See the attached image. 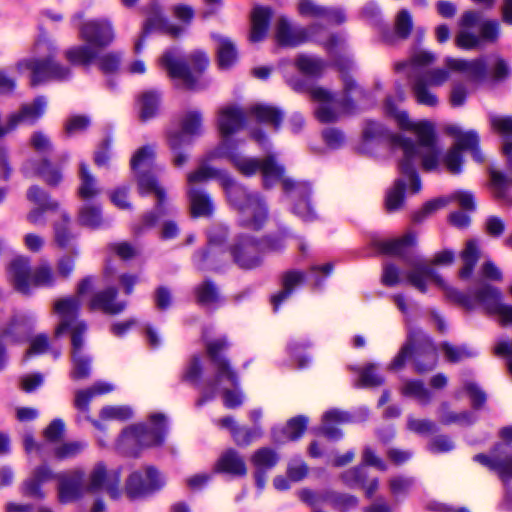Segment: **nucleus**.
Masks as SVG:
<instances>
[{
    "label": "nucleus",
    "instance_id": "f8f14e48",
    "mask_svg": "<svg viewBox=\"0 0 512 512\" xmlns=\"http://www.w3.org/2000/svg\"><path fill=\"white\" fill-rule=\"evenodd\" d=\"M346 96L343 99H336L326 89L322 87H313L310 91L311 97L319 106L316 109V117L321 122H332L336 120L341 113L350 111V99L359 101L363 95L352 79L348 76L343 78Z\"/></svg>",
    "mask_w": 512,
    "mask_h": 512
},
{
    "label": "nucleus",
    "instance_id": "f3484780",
    "mask_svg": "<svg viewBox=\"0 0 512 512\" xmlns=\"http://www.w3.org/2000/svg\"><path fill=\"white\" fill-rule=\"evenodd\" d=\"M277 248L278 246L271 242L266 240L256 241L248 234L243 233L231 247V253L239 266L243 268H253L260 262L262 251Z\"/></svg>",
    "mask_w": 512,
    "mask_h": 512
},
{
    "label": "nucleus",
    "instance_id": "f03ea898",
    "mask_svg": "<svg viewBox=\"0 0 512 512\" xmlns=\"http://www.w3.org/2000/svg\"><path fill=\"white\" fill-rule=\"evenodd\" d=\"M243 123L244 114L238 107L225 106L221 108L218 113L217 125L222 140L208 153L206 160L226 159L245 176L260 172L264 186L267 188L281 182L287 197L295 202L294 213L305 221L313 220L315 212L307 199L310 193L307 183L294 182L292 179L284 177V168L274 156H268L263 160L244 156L239 150L238 143L230 138L242 128Z\"/></svg>",
    "mask_w": 512,
    "mask_h": 512
},
{
    "label": "nucleus",
    "instance_id": "0e129e2a",
    "mask_svg": "<svg viewBox=\"0 0 512 512\" xmlns=\"http://www.w3.org/2000/svg\"><path fill=\"white\" fill-rule=\"evenodd\" d=\"M490 124L494 131L505 138H512V117L491 116Z\"/></svg>",
    "mask_w": 512,
    "mask_h": 512
},
{
    "label": "nucleus",
    "instance_id": "c85d7f7f",
    "mask_svg": "<svg viewBox=\"0 0 512 512\" xmlns=\"http://www.w3.org/2000/svg\"><path fill=\"white\" fill-rule=\"evenodd\" d=\"M298 12L303 17L322 18L331 24H340L346 19L341 9H327L317 5L312 0H300Z\"/></svg>",
    "mask_w": 512,
    "mask_h": 512
},
{
    "label": "nucleus",
    "instance_id": "6e6552de",
    "mask_svg": "<svg viewBox=\"0 0 512 512\" xmlns=\"http://www.w3.org/2000/svg\"><path fill=\"white\" fill-rule=\"evenodd\" d=\"M55 47L46 39H39L34 46V56L19 60L15 65V71L24 75L29 73L32 85H37L50 80L67 79L71 71L69 68L55 62Z\"/></svg>",
    "mask_w": 512,
    "mask_h": 512
},
{
    "label": "nucleus",
    "instance_id": "49530a36",
    "mask_svg": "<svg viewBox=\"0 0 512 512\" xmlns=\"http://www.w3.org/2000/svg\"><path fill=\"white\" fill-rule=\"evenodd\" d=\"M24 171L27 175H40L50 185H56L61 180L60 172L53 169L47 161H43L38 167L32 161H27L24 165Z\"/></svg>",
    "mask_w": 512,
    "mask_h": 512
},
{
    "label": "nucleus",
    "instance_id": "1a4fd4ad",
    "mask_svg": "<svg viewBox=\"0 0 512 512\" xmlns=\"http://www.w3.org/2000/svg\"><path fill=\"white\" fill-rule=\"evenodd\" d=\"M454 261V253L450 250H444L437 253L431 264L419 261L415 263L405 279L414 288L421 292L427 291L430 286L439 287L446 295L448 299L456 303L461 304L467 309L473 307V304L469 300V297L456 291L454 288L449 286L436 272L433 265H450Z\"/></svg>",
    "mask_w": 512,
    "mask_h": 512
},
{
    "label": "nucleus",
    "instance_id": "bb28decb",
    "mask_svg": "<svg viewBox=\"0 0 512 512\" xmlns=\"http://www.w3.org/2000/svg\"><path fill=\"white\" fill-rule=\"evenodd\" d=\"M274 37L277 44L284 47H295L311 38L303 28L292 26L283 17L275 25Z\"/></svg>",
    "mask_w": 512,
    "mask_h": 512
},
{
    "label": "nucleus",
    "instance_id": "de8ad7c7",
    "mask_svg": "<svg viewBox=\"0 0 512 512\" xmlns=\"http://www.w3.org/2000/svg\"><path fill=\"white\" fill-rule=\"evenodd\" d=\"M416 237L412 233H408L401 238L390 239L382 242L381 250L387 254L400 255L406 251V249L414 245Z\"/></svg>",
    "mask_w": 512,
    "mask_h": 512
},
{
    "label": "nucleus",
    "instance_id": "ea45409f",
    "mask_svg": "<svg viewBox=\"0 0 512 512\" xmlns=\"http://www.w3.org/2000/svg\"><path fill=\"white\" fill-rule=\"evenodd\" d=\"M57 217L58 219L54 220V240L60 248H67L75 238L70 218L65 211H60Z\"/></svg>",
    "mask_w": 512,
    "mask_h": 512
},
{
    "label": "nucleus",
    "instance_id": "e2e57ef3",
    "mask_svg": "<svg viewBox=\"0 0 512 512\" xmlns=\"http://www.w3.org/2000/svg\"><path fill=\"white\" fill-rule=\"evenodd\" d=\"M49 339L45 334L35 335L30 339L29 348L25 353V358H29L34 355H41L48 351Z\"/></svg>",
    "mask_w": 512,
    "mask_h": 512
},
{
    "label": "nucleus",
    "instance_id": "338daca9",
    "mask_svg": "<svg viewBox=\"0 0 512 512\" xmlns=\"http://www.w3.org/2000/svg\"><path fill=\"white\" fill-rule=\"evenodd\" d=\"M89 123V119L85 116H72L65 123V132L69 136L75 135L84 131L89 126Z\"/></svg>",
    "mask_w": 512,
    "mask_h": 512
},
{
    "label": "nucleus",
    "instance_id": "9d476101",
    "mask_svg": "<svg viewBox=\"0 0 512 512\" xmlns=\"http://www.w3.org/2000/svg\"><path fill=\"white\" fill-rule=\"evenodd\" d=\"M209 65V58L203 51H194L184 59L176 49H169L159 58V66L167 72L174 81L189 89L199 87L198 80L192 75L204 71Z\"/></svg>",
    "mask_w": 512,
    "mask_h": 512
},
{
    "label": "nucleus",
    "instance_id": "c756f323",
    "mask_svg": "<svg viewBox=\"0 0 512 512\" xmlns=\"http://www.w3.org/2000/svg\"><path fill=\"white\" fill-rule=\"evenodd\" d=\"M479 19L480 14L475 11H468L462 16V30L459 32L456 38V44L458 47L463 49H472L479 44L480 38L469 32L470 28H474L478 25Z\"/></svg>",
    "mask_w": 512,
    "mask_h": 512
},
{
    "label": "nucleus",
    "instance_id": "9b49d317",
    "mask_svg": "<svg viewBox=\"0 0 512 512\" xmlns=\"http://www.w3.org/2000/svg\"><path fill=\"white\" fill-rule=\"evenodd\" d=\"M165 428L164 415H152L149 426L134 425L126 428L119 438L118 449L128 455H137L145 448L158 446L164 440Z\"/></svg>",
    "mask_w": 512,
    "mask_h": 512
},
{
    "label": "nucleus",
    "instance_id": "ddd939ff",
    "mask_svg": "<svg viewBox=\"0 0 512 512\" xmlns=\"http://www.w3.org/2000/svg\"><path fill=\"white\" fill-rule=\"evenodd\" d=\"M8 276L15 289L22 293H28L34 287L51 286L57 278V274L48 264H42L31 272L29 260L25 257H18L12 261Z\"/></svg>",
    "mask_w": 512,
    "mask_h": 512
},
{
    "label": "nucleus",
    "instance_id": "f257e3e1",
    "mask_svg": "<svg viewBox=\"0 0 512 512\" xmlns=\"http://www.w3.org/2000/svg\"><path fill=\"white\" fill-rule=\"evenodd\" d=\"M385 110L393 117L398 127L411 132L416 142L394 135L380 123L368 121L363 129L364 144L368 142H389L402 151L399 163L401 177L389 189L386 196V207L393 211L401 207L404 194H415L421 189V182L416 168L421 166L425 171H433L439 165V149L436 145L434 124L427 120L412 121L408 114L399 109L392 98H387Z\"/></svg>",
    "mask_w": 512,
    "mask_h": 512
},
{
    "label": "nucleus",
    "instance_id": "bf43d9fd",
    "mask_svg": "<svg viewBox=\"0 0 512 512\" xmlns=\"http://www.w3.org/2000/svg\"><path fill=\"white\" fill-rule=\"evenodd\" d=\"M511 183L512 179H508L501 172L496 170L490 171V185L497 198H505Z\"/></svg>",
    "mask_w": 512,
    "mask_h": 512
},
{
    "label": "nucleus",
    "instance_id": "39448f33",
    "mask_svg": "<svg viewBox=\"0 0 512 512\" xmlns=\"http://www.w3.org/2000/svg\"><path fill=\"white\" fill-rule=\"evenodd\" d=\"M92 287L93 279L85 278L78 285L77 296L60 299L54 304V312L59 318L55 336L59 337L66 331L71 335V377L74 380L85 379L90 374V358L84 352L83 338L87 332V325L77 319V313L80 307V298L85 297Z\"/></svg>",
    "mask_w": 512,
    "mask_h": 512
},
{
    "label": "nucleus",
    "instance_id": "393cba45",
    "mask_svg": "<svg viewBox=\"0 0 512 512\" xmlns=\"http://www.w3.org/2000/svg\"><path fill=\"white\" fill-rule=\"evenodd\" d=\"M300 499L315 508L321 503H329L340 511H347L357 505V499L347 495L321 494L308 489L299 492Z\"/></svg>",
    "mask_w": 512,
    "mask_h": 512
},
{
    "label": "nucleus",
    "instance_id": "6e6d98bb",
    "mask_svg": "<svg viewBox=\"0 0 512 512\" xmlns=\"http://www.w3.org/2000/svg\"><path fill=\"white\" fill-rule=\"evenodd\" d=\"M87 444L83 441H70L57 446L54 449V457L57 460L73 458L80 454Z\"/></svg>",
    "mask_w": 512,
    "mask_h": 512
},
{
    "label": "nucleus",
    "instance_id": "f704fd0d",
    "mask_svg": "<svg viewBox=\"0 0 512 512\" xmlns=\"http://www.w3.org/2000/svg\"><path fill=\"white\" fill-rule=\"evenodd\" d=\"M153 31H159L172 36H176L182 31V29L178 26L170 24L168 20L163 17L161 10L153 6L148 12V17L144 25V34Z\"/></svg>",
    "mask_w": 512,
    "mask_h": 512
},
{
    "label": "nucleus",
    "instance_id": "603ef678",
    "mask_svg": "<svg viewBox=\"0 0 512 512\" xmlns=\"http://www.w3.org/2000/svg\"><path fill=\"white\" fill-rule=\"evenodd\" d=\"M159 104V98L155 93H143L138 99L140 117L144 120L154 116Z\"/></svg>",
    "mask_w": 512,
    "mask_h": 512
},
{
    "label": "nucleus",
    "instance_id": "cd10ccee",
    "mask_svg": "<svg viewBox=\"0 0 512 512\" xmlns=\"http://www.w3.org/2000/svg\"><path fill=\"white\" fill-rule=\"evenodd\" d=\"M214 470L232 477H243L247 474L244 458L234 449H227L218 458Z\"/></svg>",
    "mask_w": 512,
    "mask_h": 512
},
{
    "label": "nucleus",
    "instance_id": "b1692460",
    "mask_svg": "<svg viewBox=\"0 0 512 512\" xmlns=\"http://www.w3.org/2000/svg\"><path fill=\"white\" fill-rule=\"evenodd\" d=\"M28 199L35 204L29 214L27 215L28 221L35 226H42L46 223L44 214L52 212L55 216L58 215V203L49 200L46 194L38 187H31L27 193Z\"/></svg>",
    "mask_w": 512,
    "mask_h": 512
},
{
    "label": "nucleus",
    "instance_id": "a19ab883",
    "mask_svg": "<svg viewBox=\"0 0 512 512\" xmlns=\"http://www.w3.org/2000/svg\"><path fill=\"white\" fill-rule=\"evenodd\" d=\"M98 53L99 50L89 44L78 45L67 49L65 57L71 64L88 66L98 58Z\"/></svg>",
    "mask_w": 512,
    "mask_h": 512
},
{
    "label": "nucleus",
    "instance_id": "dca6fc26",
    "mask_svg": "<svg viewBox=\"0 0 512 512\" xmlns=\"http://www.w3.org/2000/svg\"><path fill=\"white\" fill-rule=\"evenodd\" d=\"M500 435L506 443L498 444L490 453V455L478 454L474 460L493 471L506 483L512 479V427L503 428Z\"/></svg>",
    "mask_w": 512,
    "mask_h": 512
},
{
    "label": "nucleus",
    "instance_id": "a878e982",
    "mask_svg": "<svg viewBox=\"0 0 512 512\" xmlns=\"http://www.w3.org/2000/svg\"><path fill=\"white\" fill-rule=\"evenodd\" d=\"M450 200L457 201L459 206L465 210L471 211L475 208V201L472 193L468 191H457L449 198L442 197L427 202L423 208L414 215L415 221H421L425 216H428L436 210L445 207Z\"/></svg>",
    "mask_w": 512,
    "mask_h": 512
},
{
    "label": "nucleus",
    "instance_id": "37998d69",
    "mask_svg": "<svg viewBox=\"0 0 512 512\" xmlns=\"http://www.w3.org/2000/svg\"><path fill=\"white\" fill-rule=\"evenodd\" d=\"M479 59H483L485 61L487 75L484 80L479 82H471V85L483 83L489 77L494 80H502L510 74L507 62L499 56H493L489 59L485 57H480Z\"/></svg>",
    "mask_w": 512,
    "mask_h": 512
},
{
    "label": "nucleus",
    "instance_id": "69168bd1",
    "mask_svg": "<svg viewBox=\"0 0 512 512\" xmlns=\"http://www.w3.org/2000/svg\"><path fill=\"white\" fill-rule=\"evenodd\" d=\"M197 299L203 305L214 304L218 300L216 288L209 282H204L197 288Z\"/></svg>",
    "mask_w": 512,
    "mask_h": 512
},
{
    "label": "nucleus",
    "instance_id": "72a5a7b5",
    "mask_svg": "<svg viewBox=\"0 0 512 512\" xmlns=\"http://www.w3.org/2000/svg\"><path fill=\"white\" fill-rule=\"evenodd\" d=\"M46 107L47 100L44 97H37L32 103L23 105L19 111L11 114L16 117L17 127L21 124L32 125L43 116Z\"/></svg>",
    "mask_w": 512,
    "mask_h": 512
},
{
    "label": "nucleus",
    "instance_id": "3c124183",
    "mask_svg": "<svg viewBox=\"0 0 512 512\" xmlns=\"http://www.w3.org/2000/svg\"><path fill=\"white\" fill-rule=\"evenodd\" d=\"M78 221L81 225L89 228H98L102 224L100 208L92 205H84L78 214Z\"/></svg>",
    "mask_w": 512,
    "mask_h": 512
},
{
    "label": "nucleus",
    "instance_id": "2f4dec72",
    "mask_svg": "<svg viewBox=\"0 0 512 512\" xmlns=\"http://www.w3.org/2000/svg\"><path fill=\"white\" fill-rule=\"evenodd\" d=\"M271 15L272 11L268 7H254L251 13L250 41L259 42L266 37Z\"/></svg>",
    "mask_w": 512,
    "mask_h": 512
},
{
    "label": "nucleus",
    "instance_id": "13d9d810",
    "mask_svg": "<svg viewBox=\"0 0 512 512\" xmlns=\"http://www.w3.org/2000/svg\"><path fill=\"white\" fill-rule=\"evenodd\" d=\"M402 393L405 396L412 397L420 403H427L430 398V392L419 381H408L402 387Z\"/></svg>",
    "mask_w": 512,
    "mask_h": 512
},
{
    "label": "nucleus",
    "instance_id": "680f3d73",
    "mask_svg": "<svg viewBox=\"0 0 512 512\" xmlns=\"http://www.w3.org/2000/svg\"><path fill=\"white\" fill-rule=\"evenodd\" d=\"M29 146L39 154H46L52 150L50 138L42 131H35L29 140Z\"/></svg>",
    "mask_w": 512,
    "mask_h": 512
},
{
    "label": "nucleus",
    "instance_id": "79ce46f5",
    "mask_svg": "<svg viewBox=\"0 0 512 512\" xmlns=\"http://www.w3.org/2000/svg\"><path fill=\"white\" fill-rule=\"evenodd\" d=\"M479 257L480 249L478 242L474 239L468 240L460 255L462 266L459 275L461 278L465 279L471 275Z\"/></svg>",
    "mask_w": 512,
    "mask_h": 512
},
{
    "label": "nucleus",
    "instance_id": "c9c22d12",
    "mask_svg": "<svg viewBox=\"0 0 512 512\" xmlns=\"http://www.w3.org/2000/svg\"><path fill=\"white\" fill-rule=\"evenodd\" d=\"M308 419L303 416L292 418L283 430L273 429V440L277 443L297 440L306 429Z\"/></svg>",
    "mask_w": 512,
    "mask_h": 512
},
{
    "label": "nucleus",
    "instance_id": "e433bc0d",
    "mask_svg": "<svg viewBox=\"0 0 512 512\" xmlns=\"http://www.w3.org/2000/svg\"><path fill=\"white\" fill-rule=\"evenodd\" d=\"M217 62L221 69H228L237 61V50L234 43L227 37L215 35Z\"/></svg>",
    "mask_w": 512,
    "mask_h": 512
},
{
    "label": "nucleus",
    "instance_id": "20e7f679",
    "mask_svg": "<svg viewBox=\"0 0 512 512\" xmlns=\"http://www.w3.org/2000/svg\"><path fill=\"white\" fill-rule=\"evenodd\" d=\"M205 160L200 167L188 175L191 214L194 217L208 216L213 210L210 198L196 185L211 179H218L226 190L229 201L239 210V222L248 230H259L267 219L265 205L256 195L247 194L224 172L211 167Z\"/></svg>",
    "mask_w": 512,
    "mask_h": 512
},
{
    "label": "nucleus",
    "instance_id": "a211bd4d",
    "mask_svg": "<svg viewBox=\"0 0 512 512\" xmlns=\"http://www.w3.org/2000/svg\"><path fill=\"white\" fill-rule=\"evenodd\" d=\"M164 484L165 479L157 470L146 467L129 475L125 489L130 498H137L160 489Z\"/></svg>",
    "mask_w": 512,
    "mask_h": 512
},
{
    "label": "nucleus",
    "instance_id": "4be33fe9",
    "mask_svg": "<svg viewBox=\"0 0 512 512\" xmlns=\"http://www.w3.org/2000/svg\"><path fill=\"white\" fill-rule=\"evenodd\" d=\"M414 346L413 338L409 337L407 344L402 347L399 354L391 363V368L400 369L404 365L406 359L411 356L413 348V350H415V362L417 370L423 372L432 369L436 364L435 349L430 344L423 347Z\"/></svg>",
    "mask_w": 512,
    "mask_h": 512
},
{
    "label": "nucleus",
    "instance_id": "7ed1b4c3",
    "mask_svg": "<svg viewBox=\"0 0 512 512\" xmlns=\"http://www.w3.org/2000/svg\"><path fill=\"white\" fill-rule=\"evenodd\" d=\"M57 480V499L61 504L79 500L86 494H95L106 490L112 497L120 482L118 469L107 470L103 463H97L88 473L76 469L67 473H54L46 464L37 466L21 485L24 496L42 500L47 493L43 485L51 480Z\"/></svg>",
    "mask_w": 512,
    "mask_h": 512
},
{
    "label": "nucleus",
    "instance_id": "864d4df0",
    "mask_svg": "<svg viewBox=\"0 0 512 512\" xmlns=\"http://www.w3.org/2000/svg\"><path fill=\"white\" fill-rule=\"evenodd\" d=\"M296 67L306 75L315 76L322 72L323 62L316 57L309 55H300L296 59Z\"/></svg>",
    "mask_w": 512,
    "mask_h": 512
},
{
    "label": "nucleus",
    "instance_id": "052dcab7",
    "mask_svg": "<svg viewBox=\"0 0 512 512\" xmlns=\"http://www.w3.org/2000/svg\"><path fill=\"white\" fill-rule=\"evenodd\" d=\"M442 350L446 359L450 362H458L475 355V352L467 347L452 346L447 343L442 345Z\"/></svg>",
    "mask_w": 512,
    "mask_h": 512
},
{
    "label": "nucleus",
    "instance_id": "774afa93",
    "mask_svg": "<svg viewBox=\"0 0 512 512\" xmlns=\"http://www.w3.org/2000/svg\"><path fill=\"white\" fill-rule=\"evenodd\" d=\"M494 352L496 355L507 359V366L512 375V341H498L494 347Z\"/></svg>",
    "mask_w": 512,
    "mask_h": 512
},
{
    "label": "nucleus",
    "instance_id": "423d86ee",
    "mask_svg": "<svg viewBox=\"0 0 512 512\" xmlns=\"http://www.w3.org/2000/svg\"><path fill=\"white\" fill-rule=\"evenodd\" d=\"M444 68H435L427 71L419 77L413 86L414 94L418 103L427 106H436L438 99L429 87H439L445 84L451 74H459L471 84L486 78V65L483 59L465 60L460 58H447Z\"/></svg>",
    "mask_w": 512,
    "mask_h": 512
},
{
    "label": "nucleus",
    "instance_id": "a18cd8bd",
    "mask_svg": "<svg viewBox=\"0 0 512 512\" xmlns=\"http://www.w3.org/2000/svg\"><path fill=\"white\" fill-rule=\"evenodd\" d=\"M304 280V274L299 271L288 272L283 279V290L272 297L274 310H277L280 303L284 301Z\"/></svg>",
    "mask_w": 512,
    "mask_h": 512
},
{
    "label": "nucleus",
    "instance_id": "6ab92c4d",
    "mask_svg": "<svg viewBox=\"0 0 512 512\" xmlns=\"http://www.w3.org/2000/svg\"><path fill=\"white\" fill-rule=\"evenodd\" d=\"M36 321L37 316L31 310L15 312L1 334V341L7 344L25 341L34 330Z\"/></svg>",
    "mask_w": 512,
    "mask_h": 512
},
{
    "label": "nucleus",
    "instance_id": "58836bf2",
    "mask_svg": "<svg viewBox=\"0 0 512 512\" xmlns=\"http://www.w3.org/2000/svg\"><path fill=\"white\" fill-rule=\"evenodd\" d=\"M250 116L257 122L271 126L275 130L279 128L283 118L279 109L266 104L253 105L250 108Z\"/></svg>",
    "mask_w": 512,
    "mask_h": 512
},
{
    "label": "nucleus",
    "instance_id": "c03bdc74",
    "mask_svg": "<svg viewBox=\"0 0 512 512\" xmlns=\"http://www.w3.org/2000/svg\"><path fill=\"white\" fill-rule=\"evenodd\" d=\"M348 420L349 417L346 413L336 409L329 410L323 415L321 433L329 438H338L340 433L334 425L345 423Z\"/></svg>",
    "mask_w": 512,
    "mask_h": 512
},
{
    "label": "nucleus",
    "instance_id": "2eb2a0df",
    "mask_svg": "<svg viewBox=\"0 0 512 512\" xmlns=\"http://www.w3.org/2000/svg\"><path fill=\"white\" fill-rule=\"evenodd\" d=\"M448 134L454 137V146L447 152L443 161L447 170L452 174L461 172L462 150H469L477 162L483 161V156L478 148L479 138L475 131H464L458 125H449L446 128Z\"/></svg>",
    "mask_w": 512,
    "mask_h": 512
},
{
    "label": "nucleus",
    "instance_id": "aec40b11",
    "mask_svg": "<svg viewBox=\"0 0 512 512\" xmlns=\"http://www.w3.org/2000/svg\"><path fill=\"white\" fill-rule=\"evenodd\" d=\"M469 300L473 304L471 309L479 304L488 314L497 316L502 325L512 323V306L502 303L498 289L486 286L475 296V299L469 297Z\"/></svg>",
    "mask_w": 512,
    "mask_h": 512
},
{
    "label": "nucleus",
    "instance_id": "4468645a",
    "mask_svg": "<svg viewBox=\"0 0 512 512\" xmlns=\"http://www.w3.org/2000/svg\"><path fill=\"white\" fill-rule=\"evenodd\" d=\"M155 151L151 146L138 149L131 158V168L137 177L138 191L141 195L154 194L157 198L156 211L162 213L165 191L151 174Z\"/></svg>",
    "mask_w": 512,
    "mask_h": 512
},
{
    "label": "nucleus",
    "instance_id": "7c9ffc66",
    "mask_svg": "<svg viewBox=\"0 0 512 512\" xmlns=\"http://www.w3.org/2000/svg\"><path fill=\"white\" fill-rule=\"evenodd\" d=\"M115 297L116 290L114 288L95 293L89 300V308L91 310H101L107 314L120 313L125 308V304L116 301Z\"/></svg>",
    "mask_w": 512,
    "mask_h": 512
},
{
    "label": "nucleus",
    "instance_id": "5701e85b",
    "mask_svg": "<svg viewBox=\"0 0 512 512\" xmlns=\"http://www.w3.org/2000/svg\"><path fill=\"white\" fill-rule=\"evenodd\" d=\"M201 115L197 111H189L183 115L179 127L171 129L168 133V143L171 149L177 150L191 142L192 138L200 134Z\"/></svg>",
    "mask_w": 512,
    "mask_h": 512
},
{
    "label": "nucleus",
    "instance_id": "5fc2aeb1",
    "mask_svg": "<svg viewBox=\"0 0 512 512\" xmlns=\"http://www.w3.org/2000/svg\"><path fill=\"white\" fill-rule=\"evenodd\" d=\"M365 467L361 466L356 470H351L345 473L344 480L349 484H362L365 488V492L367 496H371L374 491L378 488L377 480H372L369 484H365L364 476Z\"/></svg>",
    "mask_w": 512,
    "mask_h": 512
},
{
    "label": "nucleus",
    "instance_id": "473e14b6",
    "mask_svg": "<svg viewBox=\"0 0 512 512\" xmlns=\"http://www.w3.org/2000/svg\"><path fill=\"white\" fill-rule=\"evenodd\" d=\"M219 425L231 431L234 441L239 446H247L263 435V430L260 427H254L253 429L240 428L231 417L222 418L219 420Z\"/></svg>",
    "mask_w": 512,
    "mask_h": 512
},
{
    "label": "nucleus",
    "instance_id": "4d7b16f0",
    "mask_svg": "<svg viewBox=\"0 0 512 512\" xmlns=\"http://www.w3.org/2000/svg\"><path fill=\"white\" fill-rule=\"evenodd\" d=\"M99 416L104 421H124L133 416V410L129 406H106L101 409Z\"/></svg>",
    "mask_w": 512,
    "mask_h": 512
},
{
    "label": "nucleus",
    "instance_id": "0eeeda50",
    "mask_svg": "<svg viewBox=\"0 0 512 512\" xmlns=\"http://www.w3.org/2000/svg\"><path fill=\"white\" fill-rule=\"evenodd\" d=\"M228 348L226 339L219 338L207 342V352L215 369V376L208 383L205 395L212 397L219 393L223 404L229 409L240 407L244 402V395L238 387V377L231 369L228 361L222 357V352Z\"/></svg>",
    "mask_w": 512,
    "mask_h": 512
},
{
    "label": "nucleus",
    "instance_id": "8fccbe9b",
    "mask_svg": "<svg viewBox=\"0 0 512 512\" xmlns=\"http://www.w3.org/2000/svg\"><path fill=\"white\" fill-rule=\"evenodd\" d=\"M80 180L79 195L81 198L90 199L99 194L100 190L96 185V181L89 174L84 164L80 166Z\"/></svg>",
    "mask_w": 512,
    "mask_h": 512
},
{
    "label": "nucleus",
    "instance_id": "09e8293b",
    "mask_svg": "<svg viewBox=\"0 0 512 512\" xmlns=\"http://www.w3.org/2000/svg\"><path fill=\"white\" fill-rule=\"evenodd\" d=\"M251 461L257 471H265L276 465L278 456L272 449L262 448L252 455Z\"/></svg>",
    "mask_w": 512,
    "mask_h": 512
},
{
    "label": "nucleus",
    "instance_id": "4c0bfd02",
    "mask_svg": "<svg viewBox=\"0 0 512 512\" xmlns=\"http://www.w3.org/2000/svg\"><path fill=\"white\" fill-rule=\"evenodd\" d=\"M114 390V386L108 382H97L85 390H79L75 394L74 405L82 412H87L89 403L94 396L103 395Z\"/></svg>",
    "mask_w": 512,
    "mask_h": 512
},
{
    "label": "nucleus",
    "instance_id": "412c9836",
    "mask_svg": "<svg viewBox=\"0 0 512 512\" xmlns=\"http://www.w3.org/2000/svg\"><path fill=\"white\" fill-rule=\"evenodd\" d=\"M80 37L97 50L109 45L114 39L111 24L105 19H90L79 26Z\"/></svg>",
    "mask_w": 512,
    "mask_h": 512
}]
</instances>
